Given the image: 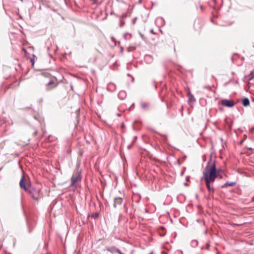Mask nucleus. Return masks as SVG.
<instances>
[{
    "label": "nucleus",
    "mask_w": 254,
    "mask_h": 254,
    "mask_svg": "<svg viewBox=\"0 0 254 254\" xmlns=\"http://www.w3.org/2000/svg\"><path fill=\"white\" fill-rule=\"evenodd\" d=\"M118 96L120 98H122V99H124L126 96V93L124 91H122L119 93Z\"/></svg>",
    "instance_id": "nucleus-12"
},
{
    "label": "nucleus",
    "mask_w": 254,
    "mask_h": 254,
    "mask_svg": "<svg viewBox=\"0 0 254 254\" xmlns=\"http://www.w3.org/2000/svg\"><path fill=\"white\" fill-rule=\"evenodd\" d=\"M19 186L21 189H23L25 191L27 192V190H28V189L30 187L31 185H26L24 179V177L22 176L19 182Z\"/></svg>",
    "instance_id": "nucleus-5"
},
{
    "label": "nucleus",
    "mask_w": 254,
    "mask_h": 254,
    "mask_svg": "<svg viewBox=\"0 0 254 254\" xmlns=\"http://www.w3.org/2000/svg\"><path fill=\"white\" fill-rule=\"evenodd\" d=\"M81 171L77 170L75 172L71 178V185L72 186H76L77 183L81 180Z\"/></svg>",
    "instance_id": "nucleus-4"
},
{
    "label": "nucleus",
    "mask_w": 254,
    "mask_h": 254,
    "mask_svg": "<svg viewBox=\"0 0 254 254\" xmlns=\"http://www.w3.org/2000/svg\"><path fill=\"white\" fill-rule=\"evenodd\" d=\"M235 184V183L234 182H227L224 184V185L222 186L223 188L224 187H231L234 186Z\"/></svg>",
    "instance_id": "nucleus-10"
},
{
    "label": "nucleus",
    "mask_w": 254,
    "mask_h": 254,
    "mask_svg": "<svg viewBox=\"0 0 254 254\" xmlns=\"http://www.w3.org/2000/svg\"><path fill=\"white\" fill-rule=\"evenodd\" d=\"M123 201V199L122 197H116L114 198V207H116L118 205H120L122 204Z\"/></svg>",
    "instance_id": "nucleus-7"
},
{
    "label": "nucleus",
    "mask_w": 254,
    "mask_h": 254,
    "mask_svg": "<svg viewBox=\"0 0 254 254\" xmlns=\"http://www.w3.org/2000/svg\"><path fill=\"white\" fill-rule=\"evenodd\" d=\"M219 173V170H217L214 162H209L203 171V178L205 181L206 188L208 191L211 192L213 190L210 187V184L214 182L215 179Z\"/></svg>",
    "instance_id": "nucleus-1"
},
{
    "label": "nucleus",
    "mask_w": 254,
    "mask_h": 254,
    "mask_svg": "<svg viewBox=\"0 0 254 254\" xmlns=\"http://www.w3.org/2000/svg\"><path fill=\"white\" fill-rule=\"evenodd\" d=\"M200 8L202 9V6L201 5L200 6Z\"/></svg>",
    "instance_id": "nucleus-15"
},
{
    "label": "nucleus",
    "mask_w": 254,
    "mask_h": 254,
    "mask_svg": "<svg viewBox=\"0 0 254 254\" xmlns=\"http://www.w3.org/2000/svg\"><path fill=\"white\" fill-rule=\"evenodd\" d=\"M22 51L24 52L26 58L29 60V62L31 64H34L36 62L35 59H37L34 54L33 48L29 47L27 48H23Z\"/></svg>",
    "instance_id": "nucleus-2"
},
{
    "label": "nucleus",
    "mask_w": 254,
    "mask_h": 254,
    "mask_svg": "<svg viewBox=\"0 0 254 254\" xmlns=\"http://www.w3.org/2000/svg\"><path fill=\"white\" fill-rule=\"evenodd\" d=\"M249 80H251L254 78V70L252 71L249 76Z\"/></svg>",
    "instance_id": "nucleus-13"
},
{
    "label": "nucleus",
    "mask_w": 254,
    "mask_h": 254,
    "mask_svg": "<svg viewBox=\"0 0 254 254\" xmlns=\"http://www.w3.org/2000/svg\"><path fill=\"white\" fill-rule=\"evenodd\" d=\"M117 252L119 254H124L123 253H122V252L119 250V249H117Z\"/></svg>",
    "instance_id": "nucleus-14"
},
{
    "label": "nucleus",
    "mask_w": 254,
    "mask_h": 254,
    "mask_svg": "<svg viewBox=\"0 0 254 254\" xmlns=\"http://www.w3.org/2000/svg\"><path fill=\"white\" fill-rule=\"evenodd\" d=\"M242 104L244 106L247 107L250 105V100L248 98H245L242 100Z\"/></svg>",
    "instance_id": "nucleus-9"
},
{
    "label": "nucleus",
    "mask_w": 254,
    "mask_h": 254,
    "mask_svg": "<svg viewBox=\"0 0 254 254\" xmlns=\"http://www.w3.org/2000/svg\"><path fill=\"white\" fill-rule=\"evenodd\" d=\"M40 189H36L31 186L27 192L31 195L33 199L38 200L40 198Z\"/></svg>",
    "instance_id": "nucleus-3"
},
{
    "label": "nucleus",
    "mask_w": 254,
    "mask_h": 254,
    "mask_svg": "<svg viewBox=\"0 0 254 254\" xmlns=\"http://www.w3.org/2000/svg\"><path fill=\"white\" fill-rule=\"evenodd\" d=\"M221 104L223 106L228 107H232L234 105V103L232 100L223 99L221 101Z\"/></svg>",
    "instance_id": "nucleus-6"
},
{
    "label": "nucleus",
    "mask_w": 254,
    "mask_h": 254,
    "mask_svg": "<svg viewBox=\"0 0 254 254\" xmlns=\"http://www.w3.org/2000/svg\"><path fill=\"white\" fill-rule=\"evenodd\" d=\"M188 96L189 97V99H188L189 103H193L195 101V99L194 97L190 92L188 93Z\"/></svg>",
    "instance_id": "nucleus-8"
},
{
    "label": "nucleus",
    "mask_w": 254,
    "mask_h": 254,
    "mask_svg": "<svg viewBox=\"0 0 254 254\" xmlns=\"http://www.w3.org/2000/svg\"><path fill=\"white\" fill-rule=\"evenodd\" d=\"M51 85H53V86L51 88H54L57 86V84L54 82L53 81L51 80L47 83V86H50Z\"/></svg>",
    "instance_id": "nucleus-11"
}]
</instances>
